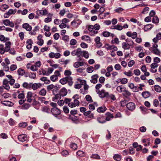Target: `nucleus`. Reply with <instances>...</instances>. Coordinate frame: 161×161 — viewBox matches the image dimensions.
<instances>
[{"label":"nucleus","mask_w":161,"mask_h":161,"mask_svg":"<svg viewBox=\"0 0 161 161\" xmlns=\"http://www.w3.org/2000/svg\"><path fill=\"white\" fill-rule=\"evenodd\" d=\"M98 33V31L95 30V29L92 30V31L89 32V34L91 36H94L96 34Z\"/></svg>","instance_id":"nucleus-49"},{"label":"nucleus","mask_w":161,"mask_h":161,"mask_svg":"<svg viewBox=\"0 0 161 161\" xmlns=\"http://www.w3.org/2000/svg\"><path fill=\"white\" fill-rule=\"evenodd\" d=\"M85 98L86 101L88 102L89 103H92L93 102L91 97L89 95H86Z\"/></svg>","instance_id":"nucleus-46"},{"label":"nucleus","mask_w":161,"mask_h":161,"mask_svg":"<svg viewBox=\"0 0 161 161\" xmlns=\"http://www.w3.org/2000/svg\"><path fill=\"white\" fill-rule=\"evenodd\" d=\"M42 36L40 35H39L37 37V40L38 41L37 42V44L40 46H42L43 44V40L42 39Z\"/></svg>","instance_id":"nucleus-21"},{"label":"nucleus","mask_w":161,"mask_h":161,"mask_svg":"<svg viewBox=\"0 0 161 161\" xmlns=\"http://www.w3.org/2000/svg\"><path fill=\"white\" fill-rule=\"evenodd\" d=\"M99 76L97 74L93 75L91 76L92 79L90 80V81L94 84L96 83L97 82V78Z\"/></svg>","instance_id":"nucleus-13"},{"label":"nucleus","mask_w":161,"mask_h":161,"mask_svg":"<svg viewBox=\"0 0 161 161\" xmlns=\"http://www.w3.org/2000/svg\"><path fill=\"white\" fill-rule=\"evenodd\" d=\"M81 39L82 40L88 41L90 40V37L88 36L84 35L82 36Z\"/></svg>","instance_id":"nucleus-62"},{"label":"nucleus","mask_w":161,"mask_h":161,"mask_svg":"<svg viewBox=\"0 0 161 161\" xmlns=\"http://www.w3.org/2000/svg\"><path fill=\"white\" fill-rule=\"evenodd\" d=\"M31 106V105L28 103H24L21 106V108L22 109H28Z\"/></svg>","instance_id":"nucleus-29"},{"label":"nucleus","mask_w":161,"mask_h":161,"mask_svg":"<svg viewBox=\"0 0 161 161\" xmlns=\"http://www.w3.org/2000/svg\"><path fill=\"white\" fill-rule=\"evenodd\" d=\"M9 83V81L7 79H5L3 80V87L7 90H8L10 89Z\"/></svg>","instance_id":"nucleus-10"},{"label":"nucleus","mask_w":161,"mask_h":161,"mask_svg":"<svg viewBox=\"0 0 161 161\" xmlns=\"http://www.w3.org/2000/svg\"><path fill=\"white\" fill-rule=\"evenodd\" d=\"M22 27L28 31H30L32 29L31 26L28 24L25 23L23 25Z\"/></svg>","instance_id":"nucleus-17"},{"label":"nucleus","mask_w":161,"mask_h":161,"mask_svg":"<svg viewBox=\"0 0 161 161\" xmlns=\"http://www.w3.org/2000/svg\"><path fill=\"white\" fill-rule=\"evenodd\" d=\"M125 87L122 85L118 86L116 88V90L119 93L124 92L125 91Z\"/></svg>","instance_id":"nucleus-22"},{"label":"nucleus","mask_w":161,"mask_h":161,"mask_svg":"<svg viewBox=\"0 0 161 161\" xmlns=\"http://www.w3.org/2000/svg\"><path fill=\"white\" fill-rule=\"evenodd\" d=\"M67 94V90L65 88H63L60 90L59 92V95H58L59 96H64Z\"/></svg>","instance_id":"nucleus-20"},{"label":"nucleus","mask_w":161,"mask_h":161,"mask_svg":"<svg viewBox=\"0 0 161 161\" xmlns=\"http://www.w3.org/2000/svg\"><path fill=\"white\" fill-rule=\"evenodd\" d=\"M124 74L128 76H131L133 74L131 71L129 70L128 72H125L124 73Z\"/></svg>","instance_id":"nucleus-57"},{"label":"nucleus","mask_w":161,"mask_h":161,"mask_svg":"<svg viewBox=\"0 0 161 161\" xmlns=\"http://www.w3.org/2000/svg\"><path fill=\"white\" fill-rule=\"evenodd\" d=\"M18 139L20 142H23L27 141L28 140V137L27 135L25 134H21L18 136Z\"/></svg>","instance_id":"nucleus-7"},{"label":"nucleus","mask_w":161,"mask_h":161,"mask_svg":"<svg viewBox=\"0 0 161 161\" xmlns=\"http://www.w3.org/2000/svg\"><path fill=\"white\" fill-rule=\"evenodd\" d=\"M94 70V68L92 66H90L86 69V71L88 73H91Z\"/></svg>","instance_id":"nucleus-52"},{"label":"nucleus","mask_w":161,"mask_h":161,"mask_svg":"<svg viewBox=\"0 0 161 161\" xmlns=\"http://www.w3.org/2000/svg\"><path fill=\"white\" fill-rule=\"evenodd\" d=\"M16 12V9L13 10L12 9H10L8 11L5 13L3 17L4 18H8L11 14H14Z\"/></svg>","instance_id":"nucleus-5"},{"label":"nucleus","mask_w":161,"mask_h":161,"mask_svg":"<svg viewBox=\"0 0 161 161\" xmlns=\"http://www.w3.org/2000/svg\"><path fill=\"white\" fill-rule=\"evenodd\" d=\"M9 6L6 4L2 5L0 8V9L3 11H4L7 9L8 8Z\"/></svg>","instance_id":"nucleus-41"},{"label":"nucleus","mask_w":161,"mask_h":161,"mask_svg":"<svg viewBox=\"0 0 161 161\" xmlns=\"http://www.w3.org/2000/svg\"><path fill=\"white\" fill-rule=\"evenodd\" d=\"M152 25L148 24L146 25L144 27V30L146 31H147L148 30L152 28Z\"/></svg>","instance_id":"nucleus-55"},{"label":"nucleus","mask_w":161,"mask_h":161,"mask_svg":"<svg viewBox=\"0 0 161 161\" xmlns=\"http://www.w3.org/2000/svg\"><path fill=\"white\" fill-rule=\"evenodd\" d=\"M99 97L102 98L106 97L107 99H110L113 101L116 100V97L114 95L112 94H109L108 92H106L104 90H101L99 93Z\"/></svg>","instance_id":"nucleus-1"},{"label":"nucleus","mask_w":161,"mask_h":161,"mask_svg":"<svg viewBox=\"0 0 161 161\" xmlns=\"http://www.w3.org/2000/svg\"><path fill=\"white\" fill-rule=\"evenodd\" d=\"M123 92V95L127 98H128L131 95L130 92L126 90V89H125V91Z\"/></svg>","instance_id":"nucleus-30"},{"label":"nucleus","mask_w":161,"mask_h":161,"mask_svg":"<svg viewBox=\"0 0 161 161\" xmlns=\"http://www.w3.org/2000/svg\"><path fill=\"white\" fill-rule=\"evenodd\" d=\"M37 14L39 16H42L47 14V9L38 10L36 11Z\"/></svg>","instance_id":"nucleus-9"},{"label":"nucleus","mask_w":161,"mask_h":161,"mask_svg":"<svg viewBox=\"0 0 161 161\" xmlns=\"http://www.w3.org/2000/svg\"><path fill=\"white\" fill-rule=\"evenodd\" d=\"M152 47L150 48V50L154 54L161 56V52L157 48L158 45L156 44H153Z\"/></svg>","instance_id":"nucleus-2"},{"label":"nucleus","mask_w":161,"mask_h":161,"mask_svg":"<svg viewBox=\"0 0 161 161\" xmlns=\"http://www.w3.org/2000/svg\"><path fill=\"white\" fill-rule=\"evenodd\" d=\"M66 76L61 79L59 80V82L62 85H64L67 83Z\"/></svg>","instance_id":"nucleus-42"},{"label":"nucleus","mask_w":161,"mask_h":161,"mask_svg":"<svg viewBox=\"0 0 161 161\" xmlns=\"http://www.w3.org/2000/svg\"><path fill=\"white\" fill-rule=\"evenodd\" d=\"M64 74L65 76H70L72 74V72L69 70H66L64 72Z\"/></svg>","instance_id":"nucleus-45"},{"label":"nucleus","mask_w":161,"mask_h":161,"mask_svg":"<svg viewBox=\"0 0 161 161\" xmlns=\"http://www.w3.org/2000/svg\"><path fill=\"white\" fill-rule=\"evenodd\" d=\"M84 63L83 62L77 61L73 64V66L75 68H78L80 66L84 65Z\"/></svg>","instance_id":"nucleus-15"},{"label":"nucleus","mask_w":161,"mask_h":161,"mask_svg":"<svg viewBox=\"0 0 161 161\" xmlns=\"http://www.w3.org/2000/svg\"><path fill=\"white\" fill-rule=\"evenodd\" d=\"M67 81L68 82V85L71 86L73 84V78L70 76H66Z\"/></svg>","instance_id":"nucleus-26"},{"label":"nucleus","mask_w":161,"mask_h":161,"mask_svg":"<svg viewBox=\"0 0 161 161\" xmlns=\"http://www.w3.org/2000/svg\"><path fill=\"white\" fill-rule=\"evenodd\" d=\"M83 52L81 48H78L77 49L76 56L78 58H80L82 55Z\"/></svg>","instance_id":"nucleus-33"},{"label":"nucleus","mask_w":161,"mask_h":161,"mask_svg":"<svg viewBox=\"0 0 161 161\" xmlns=\"http://www.w3.org/2000/svg\"><path fill=\"white\" fill-rule=\"evenodd\" d=\"M22 86L24 88H31V83L28 84L27 82H25L23 83Z\"/></svg>","instance_id":"nucleus-47"},{"label":"nucleus","mask_w":161,"mask_h":161,"mask_svg":"<svg viewBox=\"0 0 161 161\" xmlns=\"http://www.w3.org/2000/svg\"><path fill=\"white\" fill-rule=\"evenodd\" d=\"M51 113L55 117L60 119L58 116L59 115L61 114L60 110L56 107L53 108H52L50 110Z\"/></svg>","instance_id":"nucleus-3"},{"label":"nucleus","mask_w":161,"mask_h":161,"mask_svg":"<svg viewBox=\"0 0 161 161\" xmlns=\"http://www.w3.org/2000/svg\"><path fill=\"white\" fill-rule=\"evenodd\" d=\"M106 117L105 118L106 121H109L111 118L114 117L113 115L109 112H107L106 114Z\"/></svg>","instance_id":"nucleus-25"},{"label":"nucleus","mask_w":161,"mask_h":161,"mask_svg":"<svg viewBox=\"0 0 161 161\" xmlns=\"http://www.w3.org/2000/svg\"><path fill=\"white\" fill-rule=\"evenodd\" d=\"M69 119L71 120L74 122L77 123V122H80L81 119L78 118L77 117L75 116L74 115H70L69 116Z\"/></svg>","instance_id":"nucleus-12"},{"label":"nucleus","mask_w":161,"mask_h":161,"mask_svg":"<svg viewBox=\"0 0 161 161\" xmlns=\"http://www.w3.org/2000/svg\"><path fill=\"white\" fill-rule=\"evenodd\" d=\"M70 147L73 150H76L77 148V144L75 143H72L70 145Z\"/></svg>","instance_id":"nucleus-60"},{"label":"nucleus","mask_w":161,"mask_h":161,"mask_svg":"<svg viewBox=\"0 0 161 161\" xmlns=\"http://www.w3.org/2000/svg\"><path fill=\"white\" fill-rule=\"evenodd\" d=\"M5 52H6L4 48V45L2 44H0V53L3 54Z\"/></svg>","instance_id":"nucleus-43"},{"label":"nucleus","mask_w":161,"mask_h":161,"mask_svg":"<svg viewBox=\"0 0 161 161\" xmlns=\"http://www.w3.org/2000/svg\"><path fill=\"white\" fill-rule=\"evenodd\" d=\"M8 138L7 135L5 133H2L0 134V138L6 139Z\"/></svg>","instance_id":"nucleus-54"},{"label":"nucleus","mask_w":161,"mask_h":161,"mask_svg":"<svg viewBox=\"0 0 161 161\" xmlns=\"http://www.w3.org/2000/svg\"><path fill=\"white\" fill-rule=\"evenodd\" d=\"M106 108L104 106L99 107L97 109V111L99 113L104 112L106 110Z\"/></svg>","instance_id":"nucleus-32"},{"label":"nucleus","mask_w":161,"mask_h":161,"mask_svg":"<svg viewBox=\"0 0 161 161\" xmlns=\"http://www.w3.org/2000/svg\"><path fill=\"white\" fill-rule=\"evenodd\" d=\"M106 47L107 49V50H113L114 51H116L118 49L117 47L114 46L113 45H110L109 44H106Z\"/></svg>","instance_id":"nucleus-16"},{"label":"nucleus","mask_w":161,"mask_h":161,"mask_svg":"<svg viewBox=\"0 0 161 161\" xmlns=\"http://www.w3.org/2000/svg\"><path fill=\"white\" fill-rule=\"evenodd\" d=\"M1 65L3 67V68L4 71H8L9 70V67L8 64H6L5 63L3 62L1 64Z\"/></svg>","instance_id":"nucleus-36"},{"label":"nucleus","mask_w":161,"mask_h":161,"mask_svg":"<svg viewBox=\"0 0 161 161\" xmlns=\"http://www.w3.org/2000/svg\"><path fill=\"white\" fill-rule=\"evenodd\" d=\"M152 21L153 23L155 24L158 23L159 21L158 18L157 16H153Z\"/></svg>","instance_id":"nucleus-40"},{"label":"nucleus","mask_w":161,"mask_h":161,"mask_svg":"<svg viewBox=\"0 0 161 161\" xmlns=\"http://www.w3.org/2000/svg\"><path fill=\"white\" fill-rule=\"evenodd\" d=\"M46 92H47L46 90L43 88L41 89L39 92V94L40 95L44 96L46 95Z\"/></svg>","instance_id":"nucleus-39"},{"label":"nucleus","mask_w":161,"mask_h":161,"mask_svg":"<svg viewBox=\"0 0 161 161\" xmlns=\"http://www.w3.org/2000/svg\"><path fill=\"white\" fill-rule=\"evenodd\" d=\"M54 86H55L52 84L47 86V91H49L50 90H53Z\"/></svg>","instance_id":"nucleus-58"},{"label":"nucleus","mask_w":161,"mask_h":161,"mask_svg":"<svg viewBox=\"0 0 161 161\" xmlns=\"http://www.w3.org/2000/svg\"><path fill=\"white\" fill-rule=\"evenodd\" d=\"M103 36L105 37H108L110 36V33L107 31H104L102 34Z\"/></svg>","instance_id":"nucleus-56"},{"label":"nucleus","mask_w":161,"mask_h":161,"mask_svg":"<svg viewBox=\"0 0 161 161\" xmlns=\"http://www.w3.org/2000/svg\"><path fill=\"white\" fill-rule=\"evenodd\" d=\"M17 72L19 75H23L24 74L25 71L24 70L19 68L18 69Z\"/></svg>","instance_id":"nucleus-48"},{"label":"nucleus","mask_w":161,"mask_h":161,"mask_svg":"<svg viewBox=\"0 0 161 161\" xmlns=\"http://www.w3.org/2000/svg\"><path fill=\"white\" fill-rule=\"evenodd\" d=\"M32 97V93L31 92H28L27 93L26 98H27V101L29 103H31L32 99L31 97Z\"/></svg>","instance_id":"nucleus-19"},{"label":"nucleus","mask_w":161,"mask_h":161,"mask_svg":"<svg viewBox=\"0 0 161 161\" xmlns=\"http://www.w3.org/2000/svg\"><path fill=\"white\" fill-rule=\"evenodd\" d=\"M113 158L115 160L119 161L121 159V157L120 155L119 154H115L114 155Z\"/></svg>","instance_id":"nucleus-35"},{"label":"nucleus","mask_w":161,"mask_h":161,"mask_svg":"<svg viewBox=\"0 0 161 161\" xmlns=\"http://www.w3.org/2000/svg\"><path fill=\"white\" fill-rule=\"evenodd\" d=\"M60 87L58 86L55 85L54 86V87L52 90V92L53 94L55 95V98H53V100L56 101L55 100L57 99L59 97V95L58 94H57V93L60 89Z\"/></svg>","instance_id":"nucleus-4"},{"label":"nucleus","mask_w":161,"mask_h":161,"mask_svg":"<svg viewBox=\"0 0 161 161\" xmlns=\"http://www.w3.org/2000/svg\"><path fill=\"white\" fill-rule=\"evenodd\" d=\"M41 63L40 61H38L35 63L34 64L35 67L38 69V68H40L41 65Z\"/></svg>","instance_id":"nucleus-51"},{"label":"nucleus","mask_w":161,"mask_h":161,"mask_svg":"<svg viewBox=\"0 0 161 161\" xmlns=\"http://www.w3.org/2000/svg\"><path fill=\"white\" fill-rule=\"evenodd\" d=\"M11 42H6L5 44V47L4 48L6 52H8L10 49Z\"/></svg>","instance_id":"nucleus-18"},{"label":"nucleus","mask_w":161,"mask_h":161,"mask_svg":"<svg viewBox=\"0 0 161 161\" xmlns=\"http://www.w3.org/2000/svg\"><path fill=\"white\" fill-rule=\"evenodd\" d=\"M79 105V102L77 99H74L73 102L69 103L68 105L71 108H74Z\"/></svg>","instance_id":"nucleus-8"},{"label":"nucleus","mask_w":161,"mask_h":161,"mask_svg":"<svg viewBox=\"0 0 161 161\" xmlns=\"http://www.w3.org/2000/svg\"><path fill=\"white\" fill-rule=\"evenodd\" d=\"M50 79L52 81H55L58 80V77L54 75L51 76L50 77Z\"/></svg>","instance_id":"nucleus-61"},{"label":"nucleus","mask_w":161,"mask_h":161,"mask_svg":"<svg viewBox=\"0 0 161 161\" xmlns=\"http://www.w3.org/2000/svg\"><path fill=\"white\" fill-rule=\"evenodd\" d=\"M8 37H5L4 35H2L0 36V41L3 42H6L9 40Z\"/></svg>","instance_id":"nucleus-28"},{"label":"nucleus","mask_w":161,"mask_h":161,"mask_svg":"<svg viewBox=\"0 0 161 161\" xmlns=\"http://www.w3.org/2000/svg\"><path fill=\"white\" fill-rule=\"evenodd\" d=\"M1 103L5 106H12L13 105V103L9 101H1Z\"/></svg>","instance_id":"nucleus-27"},{"label":"nucleus","mask_w":161,"mask_h":161,"mask_svg":"<svg viewBox=\"0 0 161 161\" xmlns=\"http://www.w3.org/2000/svg\"><path fill=\"white\" fill-rule=\"evenodd\" d=\"M69 62V60H61L59 62V63L61 64H65V65L68 64Z\"/></svg>","instance_id":"nucleus-59"},{"label":"nucleus","mask_w":161,"mask_h":161,"mask_svg":"<svg viewBox=\"0 0 161 161\" xmlns=\"http://www.w3.org/2000/svg\"><path fill=\"white\" fill-rule=\"evenodd\" d=\"M149 10V8L148 7H146L144 8L143 11L142 12V13L144 14H146L148 13Z\"/></svg>","instance_id":"nucleus-53"},{"label":"nucleus","mask_w":161,"mask_h":161,"mask_svg":"<svg viewBox=\"0 0 161 161\" xmlns=\"http://www.w3.org/2000/svg\"><path fill=\"white\" fill-rule=\"evenodd\" d=\"M42 86V84L40 83H35L33 84L31 83V88L32 87L33 90H36Z\"/></svg>","instance_id":"nucleus-14"},{"label":"nucleus","mask_w":161,"mask_h":161,"mask_svg":"<svg viewBox=\"0 0 161 161\" xmlns=\"http://www.w3.org/2000/svg\"><path fill=\"white\" fill-rule=\"evenodd\" d=\"M142 95L144 98H146L150 97L151 94L148 92L146 91L142 92Z\"/></svg>","instance_id":"nucleus-31"},{"label":"nucleus","mask_w":161,"mask_h":161,"mask_svg":"<svg viewBox=\"0 0 161 161\" xmlns=\"http://www.w3.org/2000/svg\"><path fill=\"white\" fill-rule=\"evenodd\" d=\"M83 53L82 55H83V57H84L86 58H88L89 57V53L88 52L86 51H82Z\"/></svg>","instance_id":"nucleus-44"},{"label":"nucleus","mask_w":161,"mask_h":161,"mask_svg":"<svg viewBox=\"0 0 161 161\" xmlns=\"http://www.w3.org/2000/svg\"><path fill=\"white\" fill-rule=\"evenodd\" d=\"M77 155L80 157H82L84 156V153L81 151L79 150L76 153Z\"/></svg>","instance_id":"nucleus-63"},{"label":"nucleus","mask_w":161,"mask_h":161,"mask_svg":"<svg viewBox=\"0 0 161 161\" xmlns=\"http://www.w3.org/2000/svg\"><path fill=\"white\" fill-rule=\"evenodd\" d=\"M40 80L42 81H44L45 84H49L50 82V81L47 79L46 77H42L40 79Z\"/></svg>","instance_id":"nucleus-34"},{"label":"nucleus","mask_w":161,"mask_h":161,"mask_svg":"<svg viewBox=\"0 0 161 161\" xmlns=\"http://www.w3.org/2000/svg\"><path fill=\"white\" fill-rule=\"evenodd\" d=\"M120 82L122 84H125L128 82V80L126 78H123L120 79Z\"/></svg>","instance_id":"nucleus-50"},{"label":"nucleus","mask_w":161,"mask_h":161,"mask_svg":"<svg viewBox=\"0 0 161 161\" xmlns=\"http://www.w3.org/2000/svg\"><path fill=\"white\" fill-rule=\"evenodd\" d=\"M121 66L118 64H116L114 66V68L116 70H119L121 69Z\"/></svg>","instance_id":"nucleus-64"},{"label":"nucleus","mask_w":161,"mask_h":161,"mask_svg":"<svg viewBox=\"0 0 161 161\" xmlns=\"http://www.w3.org/2000/svg\"><path fill=\"white\" fill-rule=\"evenodd\" d=\"M122 48L125 50H128L130 48V46L131 45L128 44L127 42H123L122 44Z\"/></svg>","instance_id":"nucleus-23"},{"label":"nucleus","mask_w":161,"mask_h":161,"mask_svg":"<svg viewBox=\"0 0 161 161\" xmlns=\"http://www.w3.org/2000/svg\"><path fill=\"white\" fill-rule=\"evenodd\" d=\"M126 107L129 110L132 111L135 109L136 105L133 102H129L127 103Z\"/></svg>","instance_id":"nucleus-6"},{"label":"nucleus","mask_w":161,"mask_h":161,"mask_svg":"<svg viewBox=\"0 0 161 161\" xmlns=\"http://www.w3.org/2000/svg\"><path fill=\"white\" fill-rule=\"evenodd\" d=\"M94 41L96 43V46L98 48L102 46V44L100 42V38L99 36L96 37Z\"/></svg>","instance_id":"nucleus-11"},{"label":"nucleus","mask_w":161,"mask_h":161,"mask_svg":"<svg viewBox=\"0 0 161 161\" xmlns=\"http://www.w3.org/2000/svg\"><path fill=\"white\" fill-rule=\"evenodd\" d=\"M42 111L45 112L49 113L50 112V108L47 106H44L42 108Z\"/></svg>","instance_id":"nucleus-38"},{"label":"nucleus","mask_w":161,"mask_h":161,"mask_svg":"<svg viewBox=\"0 0 161 161\" xmlns=\"http://www.w3.org/2000/svg\"><path fill=\"white\" fill-rule=\"evenodd\" d=\"M154 90L157 92H161V87L158 85H155L154 86Z\"/></svg>","instance_id":"nucleus-37"},{"label":"nucleus","mask_w":161,"mask_h":161,"mask_svg":"<svg viewBox=\"0 0 161 161\" xmlns=\"http://www.w3.org/2000/svg\"><path fill=\"white\" fill-rule=\"evenodd\" d=\"M97 119L98 122L101 123H104L106 122L105 118L102 116L97 117Z\"/></svg>","instance_id":"nucleus-24"}]
</instances>
